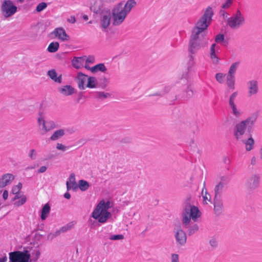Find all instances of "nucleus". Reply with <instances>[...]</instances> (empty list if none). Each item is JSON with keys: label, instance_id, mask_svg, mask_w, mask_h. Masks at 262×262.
Returning <instances> with one entry per match:
<instances>
[{"label": "nucleus", "instance_id": "nucleus-55", "mask_svg": "<svg viewBox=\"0 0 262 262\" xmlns=\"http://www.w3.org/2000/svg\"><path fill=\"white\" fill-rule=\"evenodd\" d=\"M207 191H206V194L205 195L203 196V202H205V204H207V203L206 202V201H210L211 200V197L210 196V194H208V195L209 196V198H208V196H207Z\"/></svg>", "mask_w": 262, "mask_h": 262}, {"label": "nucleus", "instance_id": "nucleus-45", "mask_svg": "<svg viewBox=\"0 0 262 262\" xmlns=\"http://www.w3.org/2000/svg\"><path fill=\"white\" fill-rule=\"evenodd\" d=\"M225 39L224 35L223 34H217L215 38V41L216 43H220L221 42L224 41Z\"/></svg>", "mask_w": 262, "mask_h": 262}, {"label": "nucleus", "instance_id": "nucleus-60", "mask_svg": "<svg viewBox=\"0 0 262 262\" xmlns=\"http://www.w3.org/2000/svg\"><path fill=\"white\" fill-rule=\"evenodd\" d=\"M72 184H73V186H72L73 189L76 190L78 187V186H77L76 182H72Z\"/></svg>", "mask_w": 262, "mask_h": 262}, {"label": "nucleus", "instance_id": "nucleus-13", "mask_svg": "<svg viewBox=\"0 0 262 262\" xmlns=\"http://www.w3.org/2000/svg\"><path fill=\"white\" fill-rule=\"evenodd\" d=\"M15 176L11 173H5L0 178V188L10 185L14 180Z\"/></svg>", "mask_w": 262, "mask_h": 262}, {"label": "nucleus", "instance_id": "nucleus-4", "mask_svg": "<svg viewBox=\"0 0 262 262\" xmlns=\"http://www.w3.org/2000/svg\"><path fill=\"white\" fill-rule=\"evenodd\" d=\"M255 120V119H252L251 118L249 117L235 125L233 129V132L234 136L237 140H240L242 139V137L245 134L247 126L248 130L251 134V128Z\"/></svg>", "mask_w": 262, "mask_h": 262}, {"label": "nucleus", "instance_id": "nucleus-10", "mask_svg": "<svg viewBox=\"0 0 262 262\" xmlns=\"http://www.w3.org/2000/svg\"><path fill=\"white\" fill-rule=\"evenodd\" d=\"M260 177L259 174L254 173L250 176L245 182V186L249 191L258 188L260 185Z\"/></svg>", "mask_w": 262, "mask_h": 262}, {"label": "nucleus", "instance_id": "nucleus-36", "mask_svg": "<svg viewBox=\"0 0 262 262\" xmlns=\"http://www.w3.org/2000/svg\"><path fill=\"white\" fill-rule=\"evenodd\" d=\"M239 62H235L233 63L230 67L229 70L228 71V74L229 75H234L237 67L239 65Z\"/></svg>", "mask_w": 262, "mask_h": 262}, {"label": "nucleus", "instance_id": "nucleus-52", "mask_svg": "<svg viewBox=\"0 0 262 262\" xmlns=\"http://www.w3.org/2000/svg\"><path fill=\"white\" fill-rule=\"evenodd\" d=\"M21 198L20 200H19L15 203L17 206H19L22 205L24 204H25V202H26L27 199H26V196H25L23 195L21 198Z\"/></svg>", "mask_w": 262, "mask_h": 262}, {"label": "nucleus", "instance_id": "nucleus-63", "mask_svg": "<svg viewBox=\"0 0 262 262\" xmlns=\"http://www.w3.org/2000/svg\"><path fill=\"white\" fill-rule=\"evenodd\" d=\"M7 260V257L6 256L0 258V262H6Z\"/></svg>", "mask_w": 262, "mask_h": 262}, {"label": "nucleus", "instance_id": "nucleus-43", "mask_svg": "<svg viewBox=\"0 0 262 262\" xmlns=\"http://www.w3.org/2000/svg\"><path fill=\"white\" fill-rule=\"evenodd\" d=\"M96 95L97 98L101 99H104L107 97L110 96V94L109 93H104L103 92H97L96 93Z\"/></svg>", "mask_w": 262, "mask_h": 262}, {"label": "nucleus", "instance_id": "nucleus-59", "mask_svg": "<svg viewBox=\"0 0 262 262\" xmlns=\"http://www.w3.org/2000/svg\"><path fill=\"white\" fill-rule=\"evenodd\" d=\"M3 198L5 200H6L8 198V191L5 190L3 192Z\"/></svg>", "mask_w": 262, "mask_h": 262}, {"label": "nucleus", "instance_id": "nucleus-6", "mask_svg": "<svg viewBox=\"0 0 262 262\" xmlns=\"http://www.w3.org/2000/svg\"><path fill=\"white\" fill-rule=\"evenodd\" d=\"M9 262H32L30 251H16L9 253Z\"/></svg>", "mask_w": 262, "mask_h": 262}, {"label": "nucleus", "instance_id": "nucleus-64", "mask_svg": "<svg viewBox=\"0 0 262 262\" xmlns=\"http://www.w3.org/2000/svg\"><path fill=\"white\" fill-rule=\"evenodd\" d=\"M66 185H67V188L68 190H69L70 189H71L72 187L71 186L70 183L69 181L67 182Z\"/></svg>", "mask_w": 262, "mask_h": 262}, {"label": "nucleus", "instance_id": "nucleus-32", "mask_svg": "<svg viewBox=\"0 0 262 262\" xmlns=\"http://www.w3.org/2000/svg\"><path fill=\"white\" fill-rule=\"evenodd\" d=\"M72 63L75 68L80 69L82 66V57H74Z\"/></svg>", "mask_w": 262, "mask_h": 262}, {"label": "nucleus", "instance_id": "nucleus-7", "mask_svg": "<svg viewBox=\"0 0 262 262\" xmlns=\"http://www.w3.org/2000/svg\"><path fill=\"white\" fill-rule=\"evenodd\" d=\"M245 23V18L239 10H237L235 13L227 20V25L232 29L239 28Z\"/></svg>", "mask_w": 262, "mask_h": 262}, {"label": "nucleus", "instance_id": "nucleus-28", "mask_svg": "<svg viewBox=\"0 0 262 262\" xmlns=\"http://www.w3.org/2000/svg\"><path fill=\"white\" fill-rule=\"evenodd\" d=\"M91 71L92 73H94L98 71H101L102 72L105 73L107 71V69L104 63H99L94 67H92L91 68Z\"/></svg>", "mask_w": 262, "mask_h": 262}, {"label": "nucleus", "instance_id": "nucleus-54", "mask_svg": "<svg viewBox=\"0 0 262 262\" xmlns=\"http://www.w3.org/2000/svg\"><path fill=\"white\" fill-rule=\"evenodd\" d=\"M171 262H179V256L177 254H173L171 255Z\"/></svg>", "mask_w": 262, "mask_h": 262}, {"label": "nucleus", "instance_id": "nucleus-37", "mask_svg": "<svg viewBox=\"0 0 262 262\" xmlns=\"http://www.w3.org/2000/svg\"><path fill=\"white\" fill-rule=\"evenodd\" d=\"M75 225V223L74 222H71L69 223L68 224L65 225L61 228V230L62 232H67L69 230H71L74 228Z\"/></svg>", "mask_w": 262, "mask_h": 262}, {"label": "nucleus", "instance_id": "nucleus-2", "mask_svg": "<svg viewBox=\"0 0 262 262\" xmlns=\"http://www.w3.org/2000/svg\"><path fill=\"white\" fill-rule=\"evenodd\" d=\"M213 12L212 8L208 7L205 10L204 14L196 22L192 31L201 34L204 38L206 35V30L212 21Z\"/></svg>", "mask_w": 262, "mask_h": 262}, {"label": "nucleus", "instance_id": "nucleus-3", "mask_svg": "<svg viewBox=\"0 0 262 262\" xmlns=\"http://www.w3.org/2000/svg\"><path fill=\"white\" fill-rule=\"evenodd\" d=\"M208 45V39L203 38L200 34L191 31L188 50L190 54H195L200 49Z\"/></svg>", "mask_w": 262, "mask_h": 262}, {"label": "nucleus", "instance_id": "nucleus-44", "mask_svg": "<svg viewBox=\"0 0 262 262\" xmlns=\"http://www.w3.org/2000/svg\"><path fill=\"white\" fill-rule=\"evenodd\" d=\"M225 76V74H223L221 73H217L215 75L216 80L220 83H223V78Z\"/></svg>", "mask_w": 262, "mask_h": 262}, {"label": "nucleus", "instance_id": "nucleus-47", "mask_svg": "<svg viewBox=\"0 0 262 262\" xmlns=\"http://www.w3.org/2000/svg\"><path fill=\"white\" fill-rule=\"evenodd\" d=\"M232 110L233 114L236 116L238 117L240 116L241 113L237 111L235 104L230 106Z\"/></svg>", "mask_w": 262, "mask_h": 262}, {"label": "nucleus", "instance_id": "nucleus-35", "mask_svg": "<svg viewBox=\"0 0 262 262\" xmlns=\"http://www.w3.org/2000/svg\"><path fill=\"white\" fill-rule=\"evenodd\" d=\"M170 89L171 88L169 86H166L164 87V89L161 92L149 95V96H158L160 97H163L164 95L167 94L170 91Z\"/></svg>", "mask_w": 262, "mask_h": 262}, {"label": "nucleus", "instance_id": "nucleus-24", "mask_svg": "<svg viewBox=\"0 0 262 262\" xmlns=\"http://www.w3.org/2000/svg\"><path fill=\"white\" fill-rule=\"evenodd\" d=\"M224 187V183L223 182H219L215 186L214 189V197L222 198V194L223 191V188Z\"/></svg>", "mask_w": 262, "mask_h": 262}, {"label": "nucleus", "instance_id": "nucleus-5", "mask_svg": "<svg viewBox=\"0 0 262 262\" xmlns=\"http://www.w3.org/2000/svg\"><path fill=\"white\" fill-rule=\"evenodd\" d=\"M123 2H121L115 5L112 10L113 24L118 26L121 24L126 18L127 14L123 8Z\"/></svg>", "mask_w": 262, "mask_h": 262}, {"label": "nucleus", "instance_id": "nucleus-40", "mask_svg": "<svg viewBox=\"0 0 262 262\" xmlns=\"http://www.w3.org/2000/svg\"><path fill=\"white\" fill-rule=\"evenodd\" d=\"M185 93L186 94L184 96V98L186 99L190 98L193 95V91L190 86H188Z\"/></svg>", "mask_w": 262, "mask_h": 262}, {"label": "nucleus", "instance_id": "nucleus-23", "mask_svg": "<svg viewBox=\"0 0 262 262\" xmlns=\"http://www.w3.org/2000/svg\"><path fill=\"white\" fill-rule=\"evenodd\" d=\"M241 140L246 145V149L247 151H250L253 149L254 144V140L251 134H249L247 140L241 139Z\"/></svg>", "mask_w": 262, "mask_h": 262}, {"label": "nucleus", "instance_id": "nucleus-49", "mask_svg": "<svg viewBox=\"0 0 262 262\" xmlns=\"http://www.w3.org/2000/svg\"><path fill=\"white\" fill-rule=\"evenodd\" d=\"M209 244L211 245V246L213 248L217 247L218 245L217 241L216 239L215 238H211L209 241Z\"/></svg>", "mask_w": 262, "mask_h": 262}, {"label": "nucleus", "instance_id": "nucleus-42", "mask_svg": "<svg viewBox=\"0 0 262 262\" xmlns=\"http://www.w3.org/2000/svg\"><path fill=\"white\" fill-rule=\"evenodd\" d=\"M238 95L237 92H234L232 94V95L230 96L229 100V104L230 106L233 105L235 104L234 103V100L237 97Z\"/></svg>", "mask_w": 262, "mask_h": 262}, {"label": "nucleus", "instance_id": "nucleus-38", "mask_svg": "<svg viewBox=\"0 0 262 262\" xmlns=\"http://www.w3.org/2000/svg\"><path fill=\"white\" fill-rule=\"evenodd\" d=\"M215 47L216 44L213 43L210 47V57L212 59H216V62H218V59L215 55Z\"/></svg>", "mask_w": 262, "mask_h": 262}, {"label": "nucleus", "instance_id": "nucleus-58", "mask_svg": "<svg viewBox=\"0 0 262 262\" xmlns=\"http://www.w3.org/2000/svg\"><path fill=\"white\" fill-rule=\"evenodd\" d=\"M15 194V196L12 199V201H14L20 198H21L23 194H20V193H16V194Z\"/></svg>", "mask_w": 262, "mask_h": 262}, {"label": "nucleus", "instance_id": "nucleus-17", "mask_svg": "<svg viewBox=\"0 0 262 262\" xmlns=\"http://www.w3.org/2000/svg\"><path fill=\"white\" fill-rule=\"evenodd\" d=\"M248 86V96L256 95L258 92V82L256 80H250L247 82Z\"/></svg>", "mask_w": 262, "mask_h": 262}, {"label": "nucleus", "instance_id": "nucleus-34", "mask_svg": "<svg viewBox=\"0 0 262 262\" xmlns=\"http://www.w3.org/2000/svg\"><path fill=\"white\" fill-rule=\"evenodd\" d=\"M59 47V44L57 42H52L50 43L48 47V51L50 53H54L56 52Z\"/></svg>", "mask_w": 262, "mask_h": 262}, {"label": "nucleus", "instance_id": "nucleus-20", "mask_svg": "<svg viewBox=\"0 0 262 262\" xmlns=\"http://www.w3.org/2000/svg\"><path fill=\"white\" fill-rule=\"evenodd\" d=\"M108 8H104L103 5L100 2H96L94 5L91 7V10L93 11L95 14H99L100 15L102 14V12L106 11Z\"/></svg>", "mask_w": 262, "mask_h": 262}, {"label": "nucleus", "instance_id": "nucleus-8", "mask_svg": "<svg viewBox=\"0 0 262 262\" xmlns=\"http://www.w3.org/2000/svg\"><path fill=\"white\" fill-rule=\"evenodd\" d=\"M0 10L5 18L12 16L17 11V7L11 0H4L2 2Z\"/></svg>", "mask_w": 262, "mask_h": 262}, {"label": "nucleus", "instance_id": "nucleus-50", "mask_svg": "<svg viewBox=\"0 0 262 262\" xmlns=\"http://www.w3.org/2000/svg\"><path fill=\"white\" fill-rule=\"evenodd\" d=\"M56 148L58 150H60L63 151H64L67 150L68 147L61 143H58L56 145Z\"/></svg>", "mask_w": 262, "mask_h": 262}, {"label": "nucleus", "instance_id": "nucleus-1", "mask_svg": "<svg viewBox=\"0 0 262 262\" xmlns=\"http://www.w3.org/2000/svg\"><path fill=\"white\" fill-rule=\"evenodd\" d=\"M191 195L187 196L183 204V209L182 212V222L184 228L188 229V234L191 235L199 230V226L196 224L189 226L191 219L195 222L201 216V213L198 208L191 204Z\"/></svg>", "mask_w": 262, "mask_h": 262}, {"label": "nucleus", "instance_id": "nucleus-15", "mask_svg": "<svg viewBox=\"0 0 262 262\" xmlns=\"http://www.w3.org/2000/svg\"><path fill=\"white\" fill-rule=\"evenodd\" d=\"M213 204L215 214L217 215H220L224 210L222 198H214Z\"/></svg>", "mask_w": 262, "mask_h": 262}, {"label": "nucleus", "instance_id": "nucleus-33", "mask_svg": "<svg viewBox=\"0 0 262 262\" xmlns=\"http://www.w3.org/2000/svg\"><path fill=\"white\" fill-rule=\"evenodd\" d=\"M87 80L88 83L86 86V87L91 89L96 87L97 81L95 77L90 76L87 79Z\"/></svg>", "mask_w": 262, "mask_h": 262}, {"label": "nucleus", "instance_id": "nucleus-56", "mask_svg": "<svg viewBox=\"0 0 262 262\" xmlns=\"http://www.w3.org/2000/svg\"><path fill=\"white\" fill-rule=\"evenodd\" d=\"M67 20L70 23L74 24L76 22V18L74 16H71L70 18H68Z\"/></svg>", "mask_w": 262, "mask_h": 262}, {"label": "nucleus", "instance_id": "nucleus-48", "mask_svg": "<svg viewBox=\"0 0 262 262\" xmlns=\"http://www.w3.org/2000/svg\"><path fill=\"white\" fill-rule=\"evenodd\" d=\"M29 157L32 159V160H35L36 158V151L35 149H32L30 150L29 153Z\"/></svg>", "mask_w": 262, "mask_h": 262}, {"label": "nucleus", "instance_id": "nucleus-53", "mask_svg": "<svg viewBox=\"0 0 262 262\" xmlns=\"http://www.w3.org/2000/svg\"><path fill=\"white\" fill-rule=\"evenodd\" d=\"M232 3V0H227L226 3L224 4L222 7L223 9H226L229 8Z\"/></svg>", "mask_w": 262, "mask_h": 262}, {"label": "nucleus", "instance_id": "nucleus-18", "mask_svg": "<svg viewBox=\"0 0 262 262\" xmlns=\"http://www.w3.org/2000/svg\"><path fill=\"white\" fill-rule=\"evenodd\" d=\"M88 76L82 72H78L77 77L75 78L78 88L80 90H84V84L87 80Z\"/></svg>", "mask_w": 262, "mask_h": 262}, {"label": "nucleus", "instance_id": "nucleus-39", "mask_svg": "<svg viewBox=\"0 0 262 262\" xmlns=\"http://www.w3.org/2000/svg\"><path fill=\"white\" fill-rule=\"evenodd\" d=\"M22 183L19 182L17 185H14L12 187L11 189V193L12 194L20 193V191L22 188Z\"/></svg>", "mask_w": 262, "mask_h": 262}, {"label": "nucleus", "instance_id": "nucleus-11", "mask_svg": "<svg viewBox=\"0 0 262 262\" xmlns=\"http://www.w3.org/2000/svg\"><path fill=\"white\" fill-rule=\"evenodd\" d=\"M110 205V201H107L105 202L104 200H101L93 211L92 216L94 219H97L101 214L102 212H108L107 210L111 207Z\"/></svg>", "mask_w": 262, "mask_h": 262}, {"label": "nucleus", "instance_id": "nucleus-61", "mask_svg": "<svg viewBox=\"0 0 262 262\" xmlns=\"http://www.w3.org/2000/svg\"><path fill=\"white\" fill-rule=\"evenodd\" d=\"M64 197L67 199H70L71 198V194L69 192H66L64 194Z\"/></svg>", "mask_w": 262, "mask_h": 262}, {"label": "nucleus", "instance_id": "nucleus-46", "mask_svg": "<svg viewBox=\"0 0 262 262\" xmlns=\"http://www.w3.org/2000/svg\"><path fill=\"white\" fill-rule=\"evenodd\" d=\"M111 240H119L124 238V236L122 234L114 235L110 237Z\"/></svg>", "mask_w": 262, "mask_h": 262}, {"label": "nucleus", "instance_id": "nucleus-16", "mask_svg": "<svg viewBox=\"0 0 262 262\" xmlns=\"http://www.w3.org/2000/svg\"><path fill=\"white\" fill-rule=\"evenodd\" d=\"M58 92L61 95L68 96L75 93V89L70 85H62L57 88Z\"/></svg>", "mask_w": 262, "mask_h": 262}, {"label": "nucleus", "instance_id": "nucleus-30", "mask_svg": "<svg viewBox=\"0 0 262 262\" xmlns=\"http://www.w3.org/2000/svg\"><path fill=\"white\" fill-rule=\"evenodd\" d=\"M90 186V184L86 181L80 180L78 181V187L82 191L87 190Z\"/></svg>", "mask_w": 262, "mask_h": 262}, {"label": "nucleus", "instance_id": "nucleus-41", "mask_svg": "<svg viewBox=\"0 0 262 262\" xmlns=\"http://www.w3.org/2000/svg\"><path fill=\"white\" fill-rule=\"evenodd\" d=\"M47 7V4L45 2H41L39 3L36 7V11L37 12H40L43 10L46 9Z\"/></svg>", "mask_w": 262, "mask_h": 262}, {"label": "nucleus", "instance_id": "nucleus-25", "mask_svg": "<svg viewBox=\"0 0 262 262\" xmlns=\"http://www.w3.org/2000/svg\"><path fill=\"white\" fill-rule=\"evenodd\" d=\"M136 4L137 3L135 0H128L125 4L123 3V8L128 14Z\"/></svg>", "mask_w": 262, "mask_h": 262}, {"label": "nucleus", "instance_id": "nucleus-19", "mask_svg": "<svg viewBox=\"0 0 262 262\" xmlns=\"http://www.w3.org/2000/svg\"><path fill=\"white\" fill-rule=\"evenodd\" d=\"M53 33L56 37L62 41L68 40L70 39L69 36L66 33L64 29L61 27L55 29Z\"/></svg>", "mask_w": 262, "mask_h": 262}, {"label": "nucleus", "instance_id": "nucleus-31", "mask_svg": "<svg viewBox=\"0 0 262 262\" xmlns=\"http://www.w3.org/2000/svg\"><path fill=\"white\" fill-rule=\"evenodd\" d=\"M111 213L110 212H102L101 214L96 219L98 220L99 222L104 223L106 222L107 220L111 217Z\"/></svg>", "mask_w": 262, "mask_h": 262}, {"label": "nucleus", "instance_id": "nucleus-29", "mask_svg": "<svg viewBox=\"0 0 262 262\" xmlns=\"http://www.w3.org/2000/svg\"><path fill=\"white\" fill-rule=\"evenodd\" d=\"M227 84L229 89L233 90L235 89V76H234V75H227Z\"/></svg>", "mask_w": 262, "mask_h": 262}, {"label": "nucleus", "instance_id": "nucleus-9", "mask_svg": "<svg viewBox=\"0 0 262 262\" xmlns=\"http://www.w3.org/2000/svg\"><path fill=\"white\" fill-rule=\"evenodd\" d=\"M39 117L37 119V123L41 135H45L48 132L55 128L56 124L53 121H46L42 117V113H39Z\"/></svg>", "mask_w": 262, "mask_h": 262}, {"label": "nucleus", "instance_id": "nucleus-12", "mask_svg": "<svg viewBox=\"0 0 262 262\" xmlns=\"http://www.w3.org/2000/svg\"><path fill=\"white\" fill-rule=\"evenodd\" d=\"M102 13V14L100 15V25L102 28L106 29L110 25L112 17L111 12L110 9H108Z\"/></svg>", "mask_w": 262, "mask_h": 262}, {"label": "nucleus", "instance_id": "nucleus-51", "mask_svg": "<svg viewBox=\"0 0 262 262\" xmlns=\"http://www.w3.org/2000/svg\"><path fill=\"white\" fill-rule=\"evenodd\" d=\"M188 55V64L189 66H192L193 65L194 62V56L193 55V54H190Z\"/></svg>", "mask_w": 262, "mask_h": 262}, {"label": "nucleus", "instance_id": "nucleus-14", "mask_svg": "<svg viewBox=\"0 0 262 262\" xmlns=\"http://www.w3.org/2000/svg\"><path fill=\"white\" fill-rule=\"evenodd\" d=\"M175 238L177 242L181 246L184 245L187 241L186 233L181 228L178 229L175 233Z\"/></svg>", "mask_w": 262, "mask_h": 262}, {"label": "nucleus", "instance_id": "nucleus-57", "mask_svg": "<svg viewBox=\"0 0 262 262\" xmlns=\"http://www.w3.org/2000/svg\"><path fill=\"white\" fill-rule=\"evenodd\" d=\"M47 168L45 166H41L39 169L38 170V173H43L45 172L47 170Z\"/></svg>", "mask_w": 262, "mask_h": 262}, {"label": "nucleus", "instance_id": "nucleus-22", "mask_svg": "<svg viewBox=\"0 0 262 262\" xmlns=\"http://www.w3.org/2000/svg\"><path fill=\"white\" fill-rule=\"evenodd\" d=\"M25 249H27L28 251H30L31 256H32V259H31L32 261L33 260L35 261L39 257L40 252L38 247H35L34 248L27 247L25 248Z\"/></svg>", "mask_w": 262, "mask_h": 262}, {"label": "nucleus", "instance_id": "nucleus-26", "mask_svg": "<svg viewBox=\"0 0 262 262\" xmlns=\"http://www.w3.org/2000/svg\"><path fill=\"white\" fill-rule=\"evenodd\" d=\"M65 135V131L63 129H59L54 132L50 137V139L51 141H56L63 137Z\"/></svg>", "mask_w": 262, "mask_h": 262}, {"label": "nucleus", "instance_id": "nucleus-27", "mask_svg": "<svg viewBox=\"0 0 262 262\" xmlns=\"http://www.w3.org/2000/svg\"><path fill=\"white\" fill-rule=\"evenodd\" d=\"M51 207L48 203L46 204L41 209V214L40 217L42 220H45L48 216L50 212Z\"/></svg>", "mask_w": 262, "mask_h": 262}, {"label": "nucleus", "instance_id": "nucleus-62", "mask_svg": "<svg viewBox=\"0 0 262 262\" xmlns=\"http://www.w3.org/2000/svg\"><path fill=\"white\" fill-rule=\"evenodd\" d=\"M70 180H72L73 182H76L75 174L74 173H71L70 174Z\"/></svg>", "mask_w": 262, "mask_h": 262}, {"label": "nucleus", "instance_id": "nucleus-21", "mask_svg": "<svg viewBox=\"0 0 262 262\" xmlns=\"http://www.w3.org/2000/svg\"><path fill=\"white\" fill-rule=\"evenodd\" d=\"M48 75L49 77L53 80L55 82L58 83H61L62 81V75H60L57 76V74L54 69H52L51 70L48 71Z\"/></svg>", "mask_w": 262, "mask_h": 262}]
</instances>
